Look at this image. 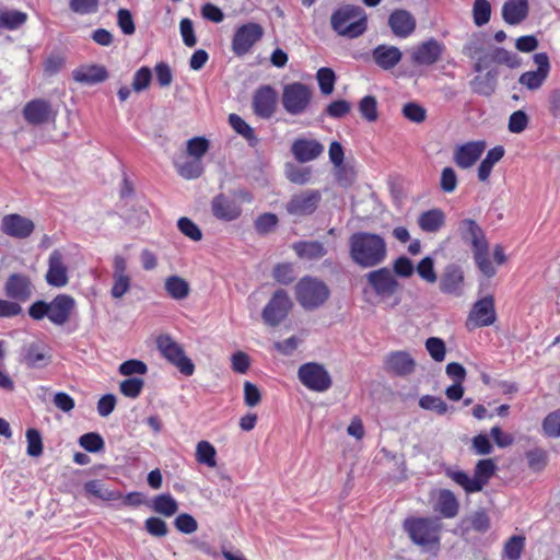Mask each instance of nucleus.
Masks as SVG:
<instances>
[{"mask_svg":"<svg viewBox=\"0 0 560 560\" xmlns=\"http://www.w3.org/2000/svg\"><path fill=\"white\" fill-rule=\"evenodd\" d=\"M351 260L361 268L381 265L387 256V245L383 236L371 232H357L349 238Z\"/></svg>","mask_w":560,"mask_h":560,"instance_id":"1","label":"nucleus"},{"mask_svg":"<svg viewBox=\"0 0 560 560\" xmlns=\"http://www.w3.org/2000/svg\"><path fill=\"white\" fill-rule=\"evenodd\" d=\"M75 300L68 294H58L52 301H36L28 308V315L40 320L47 317L54 325L63 326L75 308Z\"/></svg>","mask_w":560,"mask_h":560,"instance_id":"2","label":"nucleus"},{"mask_svg":"<svg viewBox=\"0 0 560 560\" xmlns=\"http://www.w3.org/2000/svg\"><path fill=\"white\" fill-rule=\"evenodd\" d=\"M411 540L423 548L425 551L434 553L440 549V529L441 525L435 520L412 518L404 524Z\"/></svg>","mask_w":560,"mask_h":560,"instance_id":"3","label":"nucleus"},{"mask_svg":"<svg viewBox=\"0 0 560 560\" xmlns=\"http://www.w3.org/2000/svg\"><path fill=\"white\" fill-rule=\"evenodd\" d=\"M331 26L339 35L355 38L366 30V14L360 7H342L331 15Z\"/></svg>","mask_w":560,"mask_h":560,"instance_id":"4","label":"nucleus"},{"mask_svg":"<svg viewBox=\"0 0 560 560\" xmlns=\"http://www.w3.org/2000/svg\"><path fill=\"white\" fill-rule=\"evenodd\" d=\"M295 299L306 311L320 307L330 295L327 284L314 277H303L294 287Z\"/></svg>","mask_w":560,"mask_h":560,"instance_id":"5","label":"nucleus"},{"mask_svg":"<svg viewBox=\"0 0 560 560\" xmlns=\"http://www.w3.org/2000/svg\"><path fill=\"white\" fill-rule=\"evenodd\" d=\"M313 91L306 84L293 82L285 84L282 91V106L290 115H302L308 109Z\"/></svg>","mask_w":560,"mask_h":560,"instance_id":"6","label":"nucleus"},{"mask_svg":"<svg viewBox=\"0 0 560 560\" xmlns=\"http://www.w3.org/2000/svg\"><path fill=\"white\" fill-rule=\"evenodd\" d=\"M156 346L161 354L180 373L190 376L194 374L195 365L192 361L185 355L183 348L168 335H162L156 339Z\"/></svg>","mask_w":560,"mask_h":560,"instance_id":"7","label":"nucleus"},{"mask_svg":"<svg viewBox=\"0 0 560 560\" xmlns=\"http://www.w3.org/2000/svg\"><path fill=\"white\" fill-rule=\"evenodd\" d=\"M298 377L306 388L317 393H324L332 385L329 372L316 362L302 364L298 370Z\"/></svg>","mask_w":560,"mask_h":560,"instance_id":"8","label":"nucleus"},{"mask_svg":"<svg viewBox=\"0 0 560 560\" xmlns=\"http://www.w3.org/2000/svg\"><path fill=\"white\" fill-rule=\"evenodd\" d=\"M264 36V28L260 24L249 22L238 26L232 38V50L236 56H244L250 51Z\"/></svg>","mask_w":560,"mask_h":560,"instance_id":"9","label":"nucleus"},{"mask_svg":"<svg viewBox=\"0 0 560 560\" xmlns=\"http://www.w3.org/2000/svg\"><path fill=\"white\" fill-rule=\"evenodd\" d=\"M497 319L494 298L489 294L476 301L467 317V327L477 328L492 325Z\"/></svg>","mask_w":560,"mask_h":560,"instance_id":"10","label":"nucleus"},{"mask_svg":"<svg viewBox=\"0 0 560 560\" xmlns=\"http://www.w3.org/2000/svg\"><path fill=\"white\" fill-rule=\"evenodd\" d=\"M322 200V195L316 189H306L294 194L285 205L289 214L293 217H306L314 213Z\"/></svg>","mask_w":560,"mask_h":560,"instance_id":"11","label":"nucleus"},{"mask_svg":"<svg viewBox=\"0 0 560 560\" xmlns=\"http://www.w3.org/2000/svg\"><path fill=\"white\" fill-rule=\"evenodd\" d=\"M291 307L292 302L288 293L284 290H278L262 310V319L269 326H278L287 317Z\"/></svg>","mask_w":560,"mask_h":560,"instance_id":"12","label":"nucleus"},{"mask_svg":"<svg viewBox=\"0 0 560 560\" xmlns=\"http://www.w3.org/2000/svg\"><path fill=\"white\" fill-rule=\"evenodd\" d=\"M444 45L435 38L424 40L410 49V60L415 66H431L443 55Z\"/></svg>","mask_w":560,"mask_h":560,"instance_id":"13","label":"nucleus"},{"mask_svg":"<svg viewBox=\"0 0 560 560\" xmlns=\"http://www.w3.org/2000/svg\"><path fill=\"white\" fill-rule=\"evenodd\" d=\"M534 62L537 65V69L526 71L518 78V83L530 91L540 89L550 72V61L546 52L536 54Z\"/></svg>","mask_w":560,"mask_h":560,"instance_id":"14","label":"nucleus"},{"mask_svg":"<svg viewBox=\"0 0 560 560\" xmlns=\"http://www.w3.org/2000/svg\"><path fill=\"white\" fill-rule=\"evenodd\" d=\"M368 283L373 291L383 298L394 295L400 288L395 273L387 268H381L366 275Z\"/></svg>","mask_w":560,"mask_h":560,"instance_id":"15","label":"nucleus"},{"mask_svg":"<svg viewBox=\"0 0 560 560\" xmlns=\"http://www.w3.org/2000/svg\"><path fill=\"white\" fill-rule=\"evenodd\" d=\"M0 228L2 233L10 237L25 240L34 232L35 223L21 214L10 213L3 215Z\"/></svg>","mask_w":560,"mask_h":560,"instance_id":"16","label":"nucleus"},{"mask_svg":"<svg viewBox=\"0 0 560 560\" xmlns=\"http://www.w3.org/2000/svg\"><path fill=\"white\" fill-rule=\"evenodd\" d=\"M486 147V142L481 140L457 145L454 149L453 161L459 168H470L480 159Z\"/></svg>","mask_w":560,"mask_h":560,"instance_id":"17","label":"nucleus"},{"mask_svg":"<svg viewBox=\"0 0 560 560\" xmlns=\"http://www.w3.org/2000/svg\"><path fill=\"white\" fill-rule=\"evenodd\" d=\"M5 295L18 302H26L33 293V284L30 277L22 273H12L4 283Z\"/></svg>","mask_w":560,"mask_h":560,"instance_id":"18","label":"nucleus"},{"mask_svg":"<svg viewBox=\"0 0 560 560\" xmlns=\"http://www.w3.org/2000/svg\"><path fill=\"white\" fill-rule=\"evenodd\" d=\"M45 278L47 283L55 288H63L68 284V267L60 250L55 249L50 253Z\"/></svg>","mask_w":560,"mask_h":560,"instance_id":"19","label":"nucleus"},{"mask_svg":"<svg viewBox=\"0 0 560 560\" xmlns=\"http://www.w3.org/2000/svg\"><path fill=\"white\" fill-rule=\"evenodd\" d=\"M211 211L218 220L231 222L241 217L242 207L232 197L219 194L211 201Z\"/></svg>","mask_w":560,"mask_h":560,"instance_id":"20","label":"nucleus"},{"mask_svg":"<svg viewBox=\"0 0 560 560\" xmlns=\"http://www.w3.org/2000/svg\"><path fill=\"white\" fill-rule=\"evenodd\" d=\"M277 104V93L270 85H264L259 88L253 97V109L254 113L260 118H270Z\"/></svg>","mask_w":560,"mask_h":560,"instance_id":"21","label":"nucleus"},{"mask_svg":"<svg viewBox=\"0 0 560 560\" xmlns=\"http://www.w3.org/2000/svg\"><path fill=\"white\" fill-rule=\"evenodd\" d=\"M440 290L443 293L454 296H462L464 293V271L459 266L448 265L441 277Z\"/></svg>","mask_w":560,"mask_h":560,"instance_id":"22","label":"nucleus"},{"mask_svg":"<svg viewBox=\"0 0 560 560\" xmlns=\"http://www.w3.org/2000/svg\"><path fill=\"white\" fill-rule=\"evenodd\" d=\"M393 34L399 38L409 37L416 30V19L407 10H395L388 19Z\"/></svg>","mask_w":560,"mask_h":560,"instance_id":"23","label":"nucleus"},{"mask_svg":"<svg viewBox=\"0 0 560 560\" xmlns=\"http://www.w3.org/2000/svg\"><path fill=\"white\" fill-rule=\"evenodd\" d=\"M291 151L296 161L306 163L317 159L324 152V147L315 139L300 138L292 143Z\"/></svg>","mask_w":560,"mask_h":560,"instance_id":"24","label":"nucleus"},{"mask_svg":"<svg viewBox=\"0 0 560 560\" xmlns=\"http://www.w3.org/2000/svg\"><path fill=\"white\" fill-rule=\"evenodd\" d=\"M386 370L399 376H407L415 371L416 361L406 351H395L385 360Z\"/></svg>","mask_w":560,"mask_h":560,"instance_id":"25","label":"nucleus"},{"mask_svg":"<svg viewBox=\"0 0 560 560\" xmlns=\"http://www.w3.org/2000/svg\"><path fill=\"white\" fill-rule=\"evenodd\" d=\"M374 62L383 70L395 68L402 58V52L396 46L378 45L372 51Z\"/></svg>","mask_w":560,"mask_h":560,"instance_id":"26","label":"nucleus"},{"mask_svg":"<svg viewBox=\"0 0 560 560\" xmlns=\"http://www.w3.org/2000/svg\"><path fill=\"white\" fill-rule=\"evenodd\" d=\"M528 0H506L502 7V18L510 25L522 23L528 15Z\"/></svg>","mask_w":560,"mask_h":560,"instance_id":"27","label":"nucleus"},{"mask_svg":"<svg viewBox=\"0 0 560 560\" xmlns=\"http://www.w3.org/2000/svg\"><path fill=\"white\" fill-rule=\"evenodd\" d=\"M24 118L32 125H42L49 120L51 109L48 102L34 100L28 102L23 109Z\"/></svg>","mask_w":560,"mask_h":560,"instance_id":"28","label":"nucleus"},{"mask_svg":"<svg viewBox=\"0 0 560 560\" xmlns=\"http://www.w3.org/2000/svg\"><path fill=\"white\" fill-rule=\"evenodd\" d=\"M458 232L462 240L469 243L472 249L488 243L481 228L471 219L462 220Z\"/></svg>","mask_w":560,"mask_h":560,"instance_id":"29","label":"nucleus"},{"mask_svg":"<svg viewBox=\"0 0 560 560\" xmlns=\"http://www.w3.org/2000/svg\"><path fill=\"white\" fill-rule=\"evenodd\" d=\"M74 81L85 84L103 82L107 78V71L102 66L90 65L77 68L72 72Z\"/></svg>","mask_w":560,"mask_h":560,"instance_id":"30","label":"nucleus"},{"mask_svg":"<svg viewBox=\"0 0 560 560\" xmlns=\"http://www.w3.org/2000/svg\"><path fill=\"white\" fill-rule=\"evenodd\" d=\"M292 247L300 258L308 260L319 259L327 254L324 244L318 241L298 242Z\"/></svg>","mask_w":560,"mask_h":560,"instance_id":"31","label":"nucleus"},{"mask_svg":"<svg viewBox=\"0 0 560 560\" xmlns=\"http://www.w3.org/2000/svg\"><path fill=\"white\" fill-rule=\"evenodd\" d=\"M174 165L177 173L185 179H195L203 173V165L199 159L178 158Z\"/></svg>","mask_w":560,"mask_h":560,"instance_id":"32","label":"nucleus"},{"mask_svg":"<svg viewBox=\"0 0 560 560\" xmlns=\"http://www.w3.org/2000/svg\"><path fill=\"white\" fill-rule=\"evenodd\" d=\"M445 223V215L440 209H431L420 214L418 224L424 232L435 233Z\"/></svg>","mask_w":560,"mask_h":560,"instance_id":"33","label":"nucleus"},{"mask_svg":"<svg viewBox=\"0 0 560 560\" xmlns=\"http://www.w3.org/2000/svg\"><path fill=\"white\" fill-rule=\"evenodd\" d=\"M23 362L28 368H43L49 363V355L45 347L32 343L25 349Z\"/></svg>","mask_w":560,"mask_h":560,"instance_id":"34","label":"nucleus"},{"mask_svg":"<svg viewBox=\"0 0 560 560\" xmlns=\"http://www.w3.org/2000/svg\"><path fill=\"white\" fill-rule=\"evenodd\" d=\"M164 288L166 293L174 300H184L190 293L189 283L179 276H171L165 279Z\"/></svg>","mask_w":560,"mask_h":560,"instance_id":"35","label":"nucleus"},{"mask_svg":"<svg viewBox=\"0 0 560 560\" xmlns=\"http://www.w3.org/2000/svg\"><path fill=\"white\" fill-rule=\"evenodd\" d=\"M504 149L501 145L494 147L488 151L486 158L481 161L478 167V178L480 182H486L493 166L503 158Z\"/></svg>","mask_w":560,"mask_h":560,"instance_id":"36","label":"nucleus"},{"mask_svg":"<svg viewBox=\"0 0 560 560\" xmlns=\"http://www.w3.org/2000/svg\"><path fill=\"white\" fill-rule=\"evenodd\" d=\"M151 508L155 513L171 517L176 514L178 503L171 494L163 493L153 498Z\"/></svg>","mask_w":560,"mask_h":560,"instance_id":"37","label":"nucleus"},{"mask_svg":"<svg viewBox=\"0 0 560 560\" xmlns=\"http://www.w3.org/2000/svg\"><path fill=\"white\" fill-rule=\"evenodd\" d=\"M474 259L479 270L488 278L495 275L497 270L489 259L488 243L472 249Z\"/></svg>","mask_w":560,"mask_h":560,"instance_id":"38","label":"nucleus"},{"mask_svg":"<svg viewBox=\"0 0 560 560\" xmlns=\"http://www.w3.org/2000/svg\"><path fill=\"white\" fill-rule=\"evenodd\" d=\"M439 512L447 518L454 517L458 512V502L450 490H442L438 500Z\"/></svg>","mask_w":560,"mask_h":560,"instance_id":"39","label":"nucleus"},{"mask_svg":"<svg viewBox=\"0 0 560 560\" xmlns=\"http://www.w3.org/2000/svg\"><path fill=\"white\" fill-rule=\"evenodd\" d=\"M27 20V14L18 10H0V28L15 30Z\"/></svg>","mask_w":560,"mask_h":560,"instance_id":"40","label":"nucleus"},{"mask_svg":"<svg viewBox=\"0 0 560 560\" xmlns=\"http://www.w3.org/2000/svg\"><path fill=\"white\" fill-rule=\"evenodd\" d=\"M85 491L96 498L104 501H114L119 499L121 495L119 492L110 491L104 487L100 480H91L84 485Z\"/></svg>","mask_w":560,"mask_h":560,"instance_id":"41","label":"nucleus"},{"mask_svg":"<svg viewBox=\"0 0 560 560\" xmlns=\"http://www.w3.org/2000/svg\"><path fill=\"white\" fill-rule=\"evenodd\" d=\"M447 475L453 481L463 487L466 492H478L482 489L481 480L475 479V477L471 478L464 471H448Z\"/></svg>","mask_w":560,"mask_h":560,"instance_id":"42","label":"nucleus"},{"mask_svg":"<svg viewBox=\"0 0 560 560\" xmlns=\"http://www.w3.org/2000/svg\"><path fill=\"white\" fill-rule=\"evenodd\" d=\"M215 448L212 444L207 441H200L196 447V459L200 464H205L209 467H215Z\"/></svg>","mask_w":560,"mask_h":560,"instance_id":"43","label":"nucleus"},{"mask_svg":"<svg viewBox=\"0 0 560 560\" xmlns=\"http://www.w3.org/2000/svg\"><path fill=\"white\" fill-rule=\"evenodd\" d=\"M316 79L324 95H329L334 92L336 83V74L330 68H320L317 70Z\"/></svg>","mask_w":560,"mask_h":560,"instance_id":"44","label":"nucleus"},{"mask_svg":"<svg viewBox=\"0 0 560 560\" xmlns=\"http://www.w3.org/2000/svg\"><path fill=\"white\" fill-rule=\"evenodd\" d=\"M229 122L231 127L249 142H256L254 129L237 114H230Z\"/></svg>","mask_w":560,"mask_h":560,"instance_id":"45","label":"nucleus"},{"mask_svg":"<svg viewBox=\"0 0 560 560\" xmlns=\"http://www.w3.org/2000/svg\"><path fill=\"white\" fill-rule=\"evenodd\" d=\"M27 447L26 453L31 457H39L43 454V439L37 429H28L25 433Z\"/></svg>","mask_w":560,"mask_h":560,"instance_id":"46","label":"nucleus"},{"mask_svg":"<svg viewBox=\"0 0 560 560\" xmlns=\"http://www.w3.org/2000/svg\"><path fill=\"white\" fill-rule=\"evenodd\" d=\"M287 178L298 185H305L310 182L312 175L311 167H298L292 164H288L285 167Z\"/></svg>","mask_w":560,"mask_h":560,"instance_id":"47","label":"nucleus"},{"mask_svg":"<svg viewBox=\"0 0 560 560\" xmlns=\"http://www.w3.org/2000/svg\"><path fill=\"white\" fill-rule=\"evenodd\" d=\"M359 110L369 122L376 121L378 118L376 98L372 95L364 96L359 103Z\"/></svg>","mask_w":560,"mask_h":560,"instance_id":"48","label":"nucleus"},{"mask_svg":"<svg viewBox=\"0 0 560 560\" xmlns=\"http://www.w3.org/2000/svg\"><path fill=\"white\" fill-rule=\"evenodd\" d=\"M472 15L477 26L487 24L491 15L490 2L488 0H475Z\"/></svg>","mask_w":560,"mask_h":560,"instance_id":"49","label":"nucleus"},{"mask_svg":"<svg viewBox=\"0 0 560 560\" xmlns=\"http://www.w3.org/2000/svg\"><path fill=\"white\" fill-rule=\"evenodd\" d=\"M525 547L523 536H512L504 545V556L509 560H518Z\"/></svg>","mask_w":560,"mask_h":560,"instance_id":"50","label":"nucleus"},{"mask_svg":"<svg viewBox=\"0 0 560 560\" xmlns=\"http://www.w3.org/2000/svg\"><path fill=\"white\" fill-rule=\"evenodd\" d=\"M402 115L415 124H421L427 118V109L416 102H409L402 106Z\"/></svg>","mask_w":560,"mask_h":560,"instance_id":"51","label":"nucleus"},{"mask_svg":"<svg viewBox=\"0 0 560 560\" xmlns=\"http://www.w3.org/2000/svg\"><path fill=\"white\" fill-rule=\"evenodd\" d=\"M278 217L275 213L266 212L255 220V230L259 234H268L273 231L278 225Z\"/></svg>","mask_w":560,"mask_h":560,"instance_id":"52","label":"nucleus"},{"mask_svg":"<svg viewBox=\"0 0 560 560\" xmlns=\"http://www.w3.org/2000/svg\"><path fill=\"white\" fill-rule=\"evenodd\" d=\"M419 406L425 410L435 411L441 416L448 411V406L442 398L431 395L422 396L419 400Z\"/></svg>","mask_w":560,"mask_h":560,"instance_id":"53","label":"nucleus"},{"mask_svg":"<svg viewBox=\"0 0 560 560\" xmlns=\"http://www.w3.org/2000/svg\"><path fill=\"white\" fill-rule=\"evenodd\" d=\"M209 150V141L205 137H195L187 141V154L192 159H199Z\"/></svg>","mask_w":560,"mask_h":560,"instance_id":"54","label":"nucleus"},{"mask_svg":"<svg viewBox=\"0 0 560 560\" xmlns=\"http://www.w3.org/2000/svg\"><path fill=\"white\" fill-rule=\"evenodd\" d=\"M144 386V381L140 377H129L127 380H124L120 385L119 389L122 395L129 398H137L142 388Z\"/></svg>","mask_w":560,"mask_h":560,"instance_id":"55","label":"nucleus"},{"mask_svg":"<svg viewBox=\"0 0 560 560\" xmlns=\"http://www.w3.org/2000/svg\"><path fill=\"white\" fill-rule=\"evenodd\" d=\"M177 226L184 235H186L187 237L195 242L200 241L202 238L201 230L195 222H192L190 219L186 217L180 218L178 220Z\"/></svg>","mask_w":560,"mask_h":560,"instance_id":"56","label":"nucleus"},{"mask_svg":"<svg viewBox=\"0 0 560 560\" xmlns=\"http://www.w3.org/2000/svg\"><path fill=\"white\" fill-rule=\"evenodd\" d=\"M542 429L548 436H560V410H556L545 418Z\"/></svg>","mask_w":560,"mask_h":560,"instance_id":"57","label":"nucleus"},{"mask_svg":"<svg viewBox=\"0 0 560 560\" xmlns=\"http://www.w3.org/2000/svg\"><path fill=\"white\" fill-rule=\"evenodd\" d=\"M80 445L88 452L95 453L104 447V441L97 433L83 434L79 440Z\"/></svg>","mask_w":560,"mask_h":560,"instance_id":"58","label":"nucleus"},{"mask_svg":"<svg viewBox=\"0 0 560 560\" xmlns=\"http://www.w3.org/2000/svg\"><path fill=\"white\" fill-rule=\"evenodd\" d=\"M147 371L148 368L145 363L140 360H128L119 366V373L126 376L144 375Z\"/></svg>","mask_w":560,"mask_h":560,"instance_id":"59","label":"nucleus"},{"mask_svg":"<svg viewBox=\"0 0 560 560\" xmlns=\"http://www.w3.org/2000/svg\"><path fill=\"white\" fill-rule=\"evenodd\" d=\"M131 288V277H113L110 289L112 298L118 300L129 292Z\"/></svg>","mask_w":560,"mask_h":560,"instance_id":"60","label":"nucleus"},{"mask_svg":"<svg viewBox=\"0 0 560 560\" xmlns=\"http://www.w3.org/2000/svg\"><path fill=\"white\" fill-rule=\"evenodd\" d=\"M495 465L492 459H481L477 463L475 470V479L482 481V487L487 483L489 478L493 475Z\"/></svg>","mask_w":560,"mask_h":560,"instance_id":"61","label":"nucleus"},{"mask_svg":"<svg viewBox=\"0 0 560 560\" xmlns=\"http://www.w3.org/2000/svg\"><path fill=\"white\" fill-rule=\"evenodd\" d=\"M425 348L433 360L441 362L445 358V345L442 339L431 337L425 341Z\"/></svg>","mask_w":560,"mask_h":560,"instance_id":"62","label":"nucleus"},{"mask_svg":"<svg viewBox=\"0 0 560 560\" xmlns=\"http://www.w3.org/2000/svg\"><path fill=\"white\" fill-rule=\"evenodd\" d=\"M174 525L177 528V530L184 534H191L196 532L198 528L197 521L190 514L187 513L179 514L175 518Z\"/></svg>","mask_w":560,"mask_h":560,"instance_id":"63","label":"nucleus"},{"mask_svg":"<svg viewBox=\"0 0 560 560\" xmlns=\"http://www.w3.org/2000/svg\"><path fill=\"white\" fill-rule=\"evenodd\" d=\"M457 175L452 167H444L441 173L440 186L444 192H453L457 187Z\"/></svg>","mask_w":560,"mask_h":560,"instance_id":"64","label":"nucleus"}]
</instances>
